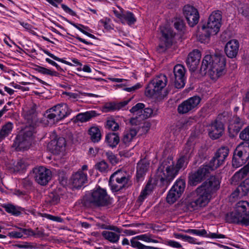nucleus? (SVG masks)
Listing matches in <instances>:
<instances>
[{"mask_svg": "<svg viewBox=\"0 0 249 249\" xmlns=\"http://www.w3.org/2000/svg\"><path fill=\"white\" fill-rule=\"evenodd\" d=\"M226 59L221 51L205 55L200 71L202 74L207 73L213 80H216L226 73Z\"/></svg>", "mask_w": 249, "mask_h": 249, "instance_id": "nucleus-1", "label": "nucleus"}, {"mask_svg": "<svg viewBox=\"0 0 249 249\" xmlns=\"http://www.w3.org/2000/svg\"><path fill=\"white\" fill-rule=\"evenodd\" d=\"M189 160H186L181 156L176 165L171 158L164 160L160 163L157 170V174L159 177L160 186L165 190L171 182L178 173L180 169L186 166Z\"/></svg>", "mask_w": 249, "mask_h": 249, "instance_id": "nucleus-2", "label": "nucleus"}, {"mask_svg": "<svg viewBox=\"0 0 249 249\" xmlns=\"http://www.w3.org/2000/svg\"><path fill=\"white\" fill-rule=\"evenodd\" d=\"M80 201L82 205L86 208L107 207L111 204V199L106 190L100 187L86 194Z\"/></svg>", "mask_w": 249, "mask_h": 249, "instance_id": "nucleus-3", "label": "nucleus"}, {"mask_svg": "<svg viewBox=\"0 0 249 249\" xmlns=\"http://www.w3.org/2000/svg\"><path fill=\"white\" fill-rule=\"evenodd\" d=\"M226 219L229 223L249 226V202L239 201L235 205L234 211L226 214Z\"/></svg>", "mask_w": 249, "mask_h": 249, "instance_id": "nucleus-4", "label": "nucleus"}, {"mask_svg": "<svg viewBox=\"0 0 249 249\" xmlns=\"http://www.w3.org/2000/svg\"><path fill=\"white\" fill-rule=\"evenodd\" d=\"M167 78L165 75L161 74L151 80L146 88L145 94L146 96L160 100L164 97L161 91L165 87Z\"/></svg>", "mask_w": 249, "mask_h": 249, "instance_id": "nucleus-5", "label": "nucleus"}, {"mask_svg": "<svg viewBox=\"0 0 249 249\" xmlns=\"http://www.w3.org/2000/svg\"><path fill=\"white\" fill-rule=\"evenodd\" d=\"M132 184L130 177L121 170H118L110 177L109 185L113 192L125 190Z\"/></svg>", "mask_w": 249, "mask_h": 249, "instance_id": "nucleus-6", "label": "nucleus"}, {"mask_svg": "<svg viewBox=\"0 0 249 249\" xmlns=\"http://www.w3.org/2000/svg\"><path fill=\"white\" fill-rule=\"evenodd\" d=\"M220 183L218 177L211 176L196 189L209 202L212 195L219 189Z\"/></svg>", "mask_w": 249, "mask_h": 249, "instance_id": "nucleus-7", "label": "nucleus"}, {"mask_svg": "<svg viewBox=\"0 0 249 249\" xmlns=\"http://www.w3.org/2000/svg\"><path fill=\"white\" fill-rule=\"evenodd\" d=\"M220 183L218 177L211 176L196 189L209 202L212 195L219 189Z\"/></svg>", "mask_w": 249, "mask_h": 249, "instance_id": "nucleus-8", "label": "nucleus"}, {"mask_svg": "<svg viewBox=\"0 0 249 249\" xmlns=\"http://www.w3.org/2000/svg\"><path fill=\"white\" fill-rule=\"evenodd\" d=\"M34 128L29 126L25 128L22 133L18 135L14 142L12 147L17 151H22L29 149L33 141Z\"/></svg>", "mask_w": 249, "mask_h": 249, "instance_id": "nucleus-9", "label": "nucleus"}, {"mask_svg": "<svg viewBox=\"0 0 249 249\" xmlns=\"http://www.w3.org/2000/svg\"><path fill=\"white\" fill-rule=\"evenodd\" d=\"M209 202L196 189L188 195L184 201L186 210L192 212L206 206Z\"/></svg>", "mask_w": 249, "mask_h": 249, "instance_id": "nucleus-10", "label": "nucleus"}, {"mask_svg": "<svg viewBox=\"0 0 249 249\" xmlns=\"http://www.w3.org/2000/svg\"><path fill=\"white\" fill-rule=\"evenodd\" d=\"M161 42L157 48V51L159 53L165 52L173 44V38L175 34L173 31L168 27H161Z\"/></svg>", "mask_w": 249, "mask_h": 249, "instance_id": "nucleus-11", "label": "nucleus"}, {"mask_svg": "<svg viewBox=\"0 0 249 249\" xmlns=\"http://www.w3.org/2000/svg\"><path fill=\"white\" fill-rule=\"evenodd\" d=\"M223 114L219 115L216 119L212 122L208 129L209 137L213 140H216L221 137L224 132L225 127L222 118L225 117Z\"/></svg>", "mask_w": 249, "mask_h": 249, "instance_id": "nucleus-12", "label": "nucleus"}, {"mask_svg": "<svg viewBox=\"0 0 249 249\" xmlns=\"http://www.w3.org/2000/svg\"><path fill=\"white\" fill-rule=\"evenodd\" d=\"M185 69L181 65H176L173 70V75H170V81L174 83L177 89H181L185 86Z\"/></svg>", "mask_w": 249, "mask_h": 249, "instance_id": "nucleus-13", "label": "nucleus"}, {"mask_svg": "<svg viewBox=\"0 0 249 249\" xmlns=\"http://www.w3.org/2000/svg\"><path fill=\"white\" fill-rule=\"evenodd\" d=\"M210 173L208 168L204 165L200 166L196 171L189 174L188 177V184L192 186H195L205 180Z\"/></svg>", "mask_w": 249, "mask_h": 249, "instance_id": "nucleus-14", "label": "nucleus"}, {"mask_svg": "<svg viewBox=\"0 0 249 249\" xmlns=\"http://www.w3.org/2000/svg\"><path fill=\"white\" fill-rule=\"evenodd\" d=\"M33 171L36 181L41 185H47L51 179L52 172L44 167L40 166L35 168Z\"/></svg>", "mask_w": 249, "mask_h": 249, "instance_id": "nucleus-15", "label": "nucleus"}, {"mask_svg": "<svg viewBox=\"0 0 249 249\" xmlns=\"http://www.w3.org/2000/svg\"><path fill=\"white\" fill-rule=\"evenodd\" d=\"M222 15L220 11H215L212 12L208 19L206 28L210 31L211 33L216 35L219 31L221 25Z\"/></svg>", "mask_w": 249, "mask_h": 249, "instance_id": "nucleus-16", "label": "nucleus"}, {"mask_svg": "<svg viewBox=\"0 0 249 249\" xmlns=\"http://www.w3.org/2000/svg\"><path fill=\"white\" fill-rule=\"evenodd\" d=\"M201 99L198 96H194L179 104L178 111L179 114L187 113L197 107Z\"/></svg>", "mask_w": 249, "mask_h": 249, "instance_id": "nucleus-17", "label": "nucleus"}, {"mask_svg": "<svg viewBox=\"0 0 249 249\" xmlns=\"http://www.w3.org/2000/svg\"><path fill=\"white\" fill-rule=\"evenodd\" d=\"M249 157V154L245 149H241L240 146H238L233 152L232 160V166L234 168H238L242 166L246 162Z\"/></svg>", "mask_w": 249, "mask_h": 249, "instance_id": "nucleus-18", "label": "nucleus"}, {"mask_svg": "<svg viewBox=\"0 0 249 249\" xmlns=\"http://www.w3.org/2000/svg\"><path fill=\"white\" fill-rule=\"evenodd\" d=\"M183 14L191 27H194L197 24L199 15L197 10L190 5H185L183 8Z\"/></svg>", "mask_w": 249, "mask_h": 249, "instance_id": "nucleus-19", "label": "nucleus"}, {"mask_svg": "<svg viewBox=\"0 0 249 249\" xmlns=\"http://www.w3.org/2000/svg\"><path fill=\"white\" fill-rule=\"evenodd\" d=\"M244 125L243 120L237 115H234L229 122V135L231 138L235 137Z\"/></svg>", "mask_w": 249, "mask_h": 249, "instance_id": "nucleus-20", "label": "nucleus"}, {"mask_svg": "<svg viewBox=\"0 0 249 249\" xmlns=\"http://www.w3.org/2000/svg\"><path fill=\"white\" fill-rule=\"evenodd\" d=\"M201 56L200 51L197 49L194 50L189 53L186 63L190 71H195L196 70Z\"/></svg>", "mask_w": 249, "mask_h": 249, "instance_id": "nucleus-21", "label": "nucleus"}, {"mask_svg": "<svg viewBox=\"0 0 249 249\" xmlns=\"http://www.w3.org/2000/svg\"><path fill=\"white\" fill-rule=\"evenodd\" d=\"M71 181L73 188L79 189L87 182V175L83 171H78L72 175Z\"/></svg>", "mask_w": 249, "mask_h": 249, "instance_id": "nucleus-22", "label": "nucleus"}, {"mask_svg": "<svg viewBox=\"0 0 249 249\" xmlns=\"http://www.w3.org/2000/svg\"><path fill=\"white\" fill-rule=\"evenodd\" d=\"M239 44L237 40L232 39L228 41L224 48L227 56L231 58H235L238 53Z\"/></svg>", "mask_w": 249, "mask_h": 249, "instance_id": "nucleus-23", "label": "nucleus"}, {"mask_svg": "<svg viewBox=\"0 0 249 249\" xmlns=\"http://www.w3.org/2000/svg\"><path fill=\"white\" fill-rule=\"evenodd\" d=\"M66 142L63 137H59L56 139H54L48 143V147L52 152L54 154H58L61 148L65 146Z\"/></svg>", "mask_w": 249, "mask_h": 249, "instance_id": "nucleus-24", "label": "nucleus"}, {"mask_svg": "<svg viewBox=\"0 0 249 249\" xmlns=\"http://www.w3.org/2000/svg\"><path fill=\"white\" fill-rule=\"evenodd\" d=\"M232 4L237 8L238 13L247 17L249 15V7L246 0H234Z\"/></svg>", "mask_w": 249, "mask_h": 249, "instance_id": "nucleus-25", "label": "nucleus"}, {"mask_svg": "<svg viewBox=\"0 0 249 249\" xmlns=\"http://www.w3.org/2000/svg\"><path fill=\"white\" fill-rule=\"evenodd\" d=\"M149 162L146 159L141 160L137 163V179H139L144 176L149 167Z\"/></svg>", "mask_w": 249, "mask_h": 249, "instance_id": "nucleus-26", "label": "nucleus"}, {"mask_svg": "<svg viewBox=\"0 0 249 249\" xmlns=\"http://www.w3.org/2000/svg\"><path fill=\"white\" fill-rule=\"evenodd\" d=\"M105 141L109 147H116L120 141L119 135L114 132L108 133L106 136Z\"/></svg>", "mask_w": 249, "mask_h": 249, "instance_id": "nucleus-27", "label": "nucleus"}, {"mask_svg": "<svg viewBox=\"0 0 249 249\" xmlns=\"http://www.w3.org/2000/svg\"><path fill=\"white\" fill-rule=\"evenodd\" d=\"M47 113H48V114H47V118L53 122H58L61 120L58 105L48 109Z\"/></svg>", "mask_w": 249, "mask_h": 249, "instance_id": "nucleus-28", "label": "nucleus"}, {"mask_svg": "<svg viewBox=\"0 0 249 249\" xmlns=\"http://www.w3.org/2000/svg\"><path fill=\"white\" fill-rule=\"evenodd\" d=\"M201 28L202 31L197 35V39L201 43H208L210 36L213 35V33H211L210 31L206 28L205 24H203Z\"/></svg>", "mask_w": 249, "mask_h": 249, "instance_id": "nucleus-29", "label": "nucleus"}, {"mask_svg": "<svg viewBox=\"0 0 249 249\" xmlns=\"http://www.w3.org/2000/svg\"><path fill=\"white\" fill-rule=\"evenodd\" d=\"M99 114L96 111L91 110L85 113H79L75 117V121L85 122L89 120L91 118L96 117Z\"/></svg>", "mask_w": 249, "mask_h": 249, "instance_id": "nucleus-30", "label": "nucleus"}, {"mask_svg": "<svg viewBox=\"0 0 249 249\" xmlns=\"http://www.w3.org/2000/svg\"><path fill=\"white\" fill-rule=\"evenodd\" d=\"M229 149L227 146H222L219 148L214 154V157L218 160V162L222 165L227 157Z\"/></svg>", "mask_w": 249, "mask_h": 249, "instance_id": "nucleus-31", "label": "nucleus"}, {"mask_svg": "<svg viewBox=\"0 0 249 249\" xmlns=\"http://www.w3.org/2000/svg\"><path fill=\"white\" fill-rule=\"evenodd\" d=\"M138 131L134 128H131L124 132L122 142L125 145H128L133 139L136 136Z\"/></svg>", "mask_w": 249, "mask_h": 249, "instance_id": "nucleus-32", "label": "nucleus"}, {"mask_svg": "<svg viewBox=\"0 0 249 249\" xmlns=\"http://www.w3.org/2000/svg\"><path fill=\"white\" fill-rule=\"evenodd\" d=\"M89 134L90 135V140L93 142H99L102 137L101 131L97 126L90 127L89 130Z\"/></svg>", "mask_w": 249, "mask_h": 249, "instance_id": "nucleus-33", "label": "nucleus"}, {"mask_svg": "<svg viewBox=\"0 0 249 249\" xmlns=\"http://www.w3.org/2000/svg\"><path fill=\"white\" fill-rule=\"evenodd\" d=\"M195 234L199 236H204L206 237H210L212 238H225L226 236L222 234H216L215 233H207V231L205 229L202 230H195Z\"/></svg>", "mask_w": 249, "mask_h": 249, "instance_id": "nucleus-34", "label": "nucleus"}, {"mask_svg": "<svg viewBox=\"0 0 249 249\" xmlns=\"http://www.w3.org/2000/svg\"><path fill=\"white\" fill-rule=\"evenodd\" d=\"M186 186L185 181L182 178H179L176 180L174 185L171 188L175 192L181 196L184 191Z\"/></svg>", "mask_w": 249, "mask_h": 249, "instance_id": "nucleus-35", "label": "nucleus"}, {"mask_svg": "<svg viewBox=\"0 0 249 249\" xmlns=\"http://www.w3.org/2000/svg\"><path fill=\"white\" fill-rule=\"evenodd\" d=\"M194 150V145L188 141L185 144L181 156L184 157L186 160H190L193 155Z\"/></svg>", "mask_w": 249, "mask_h": 249, "instance_id": "nucleus-36", "label": "nucleus"}, {"mask_svg": "<svg viewBox=\"0 0 249 249\" xmlns=\"http://www.w3.org/2000/svg\"><path fill=\"white\" fill-rule=\"evenodd\" d=\"M102 235L105 239L113 243L118 242L120 236L119 234L109 231H103L102 232Z\"/></svg>", "mask_w": 249, "mask_h": 249, "instance_id": "nucleus-37", "label": "nucleus"}, {"mask_svg": "<svg viewBox=\"0 0 249 249\" xmlns=\"http://www.w3.org/2000/svg\"><path fill=\"white\" fill-rule=\"evenodd\" d=\"M13 127V124L10 122L3 125L0 131V139L2 140L8 136L11 132Z\"/></svg>", "mask_w": 249, "mask_h": 249, "instance_id": "nucleus-38", "label": "nucleus"}, {"mask_svg": "<svg viewBox=\"0 0 249 249\" xmlns=\"http://www.w3.org/2000/svg\"><path fill=\"white\" fill-rule=\"evenodd\" d=\"M153 189V185L150 181H148L145 186L144 189L141 192L139 197V200L141 202H142L147 196L152 192Z\"/></svg>", "mask_w": 249, "mask_h": 249, "instance_id": "nucleus-39", "label": "nucleus"}, {"mask_svg": "<svg viewBox=\"0 0 249 249\" xmlns=\"http://www.w3.org/2000/svg\"><path fill=\"white\" fill-rule=\"evenodd\" d=\"M58 106L61 120L68 116L71 113V110L69 108L67 104L63 103L58 104Z\"/></svg>", "mask_w": 249, "mask_h": 249, "instance_id": "nucleus-40", "label": "nucleus"}, {"mask_svg": "<svg viewBox=\"0 0 249 249\" xmlns=\"http://www.w3.org/2000/svg\"><path fill=\"white\" fill-rule=\"evenodd\" d=\"M35 70L41 74L49 75L51 76H58L59 73L55 71H52L45 67L36 65L34 69Z\"/></svg>", "mask_w": 249, "mask_h": 249, "instance_id": "nucleus-41", "label": "nucleus"}, {"mask_svg": "<svg viewBox=\"0 0 249 249\" xmlns=\"http://www.w3.org/2000/svg\"><path fill=\"white\" fill-rule=\"evenodd\" d=\"M239 192H241V196H245L249 192V178H247L243 181L236 189Z\"/></svg>", "mask_w": 249, "mask_h": 249, "instance_id": "nucleus-42", "label": "nucleus"}, {"mask_svg": "<svg viewBox=\"0 0 249 249\" xmlns=\"http://www.w3.org/2000/svg\"><path fill=\"white\" fill-rule=\"evenodd\" d=\"M125 21L129 25H131L136 22V19L132 13L128 11L123 14L122 23L124 24Z\"/></svg>", "mask_w": 249, "mask_h": 249, "instance_id": "nucleus-43", "label": "nucleus"}, {"mask_svg": "<svg viewBox=\"0 0 249 249\" xmlns=\"http://www.w3.org/2000/svg\"><path fill=\"white\" fill-rule=\"evenodd\" d=\"M180 195L177 194V193L171 189L167 195L166 198V201L170 204H173L180 197Z\"/></svg>", "mask_w": 249, "mask_h": 249, "instance_id": "nucleus-44", "label": "nucleus"}, {"mask_svg": "<svg viewBox=\"0 0 249 249\" xmlns=\"http://www.w3.org/2000/svg\"><path fill=\"white\" fill-rule=\"evenodd\" d=\"M204 165L211 172L213 171L218 168L221 164L218 162V160L213 156L210 160L209 163Z\"/></svg>", "mask_w": 249, "mask_h": 249, "instance_id": "nucleus-45", "label": "nucleus"}, {"mask_svg": "<svg viewBox=\"0 0 249 249\" xmlns=\"http://www.w3.org/2000/svg\"><path fill=\"white\" fill-rule=\"evenodd\" d=\"M3 208L6 212L11 213L12 215L18 216L21 214V212L19 210L20 208L18 209L13 205L9 204L4 206Z\"/></svg>", "mask_w": 249, "mask_h": 249, "instance_id": "nucleus-46", "label": "nucleus"}, {"mask_svg": "<svg viewBox=\"0 0 249 249\" xmlns=\"http://www.w3.org/2000/svg\"><path fill=\"white\" fill-rule=\"evenodd\" d=\"M174 25L175 29L179 32H183L185 29V24L182 19H176Z\"/></svg>", "mask_w": 249, "mask_h": 249, "instance_id": "nucleus-47", "label": "nucleus"}, {"mask_svg": "<svg viewBox=\"0 0 249 249\" xmlns=\"http://www.w3.org/2000/svg\"><path fill=\"white\" fill-rule=\"evenodd\" d=\"M107 127L113 131L117 130L119 128V125L114 119L111 118L107 121Z\"/></svg>", "mask_w": 249, "mask_h": 249, "instance_id": "nucleus-48", "label": "nucleus"}, {"mask_svg": "<svg viewBox=\"0 0 249 249\" xmlns=\"http://www.w3.org/2000/svg\"><path fill=\"white\" fill-rule=\"evenodd\" d=\"M42 51H43V52L47 54L48 56L51 57L53 59H54V60H55L56 61H59V62H62L63 63H64V64H67V65H69V66H72V64L71 63H70V62H68V61H67L64 60L63 59L60 58L55 56L53 53H50L48 51L46 50H42Z\"/></svg>", "mask_w": 249, "mask_h": 249, "instance_id": "nucleus-49", "label": "nucleus"}, {"mask_svg": "<svg viewBox=\"0 0 249 249\" xmlns=\"http://www.w3.org/2000/svg\"><path fill=\"white\" fill-rule=\"evenodd\" d=\"M96 169H98L101 172H104L107 171L108 167V164L104 160L96 163L95 165Z\"/></svg>", "mask_w": 249, "mask_h": 249, "instance_id": "nucleus-50", "label": "nucleus"}, {"mask_svg": "<svg viewBox=\"0 0 249 249\" xmlns=\"http://www.w3.org/2000/svg\"><path fill=\"white\" fill-rule=\"evenodd\" d=\"M152 236L153 235L152 234H142L133 237L131 240H133L134 241H137L136 239H137L142 240L146 242H150L151 238Z\"/></svg>", "mask_w": 249, "mask_h": 249, "instance_id": "nucleus-51", "label": "nucleus"}, {"mask_svg": "<svg viewBox=\"0 0 249 249\" xmlns=\"http://www.w3.org/2000/svg\"><path fill=\"white\" fill-rule=\"evenodd\" d=\"M25 164L23 161L22 160H19L17 161L16 164H14L13 172H17L19 171L20 170H22L25 168Z\"/></svg>", "mask_w": 249, "mask_h": 249, "instance_id": "nucleus-52", "label": "nucleus"}, {"mask_svg": "<svg viewBox=\"0 0 249 249\" xmlns=\"http://www.w3.org/2000/svg\"><path fill=\"white\" fill-rule=\"evenodd\" d=\"M145 106L143 103H138L135 106L133 107L130 110V112L139 113H142V109Z\"/></svg>", "mask_w": 249, "mask_h": 249, "instance_id": "nucleus-53", "label": "nucleus"}, {"mask_svg": "<svg viewBox=\"0 0 249 249\" xmlns=\"http://www.w3.org/2000/svg\"><path fill=\"white\" fill-rule=\"evenodd\" d=\"M239 138L244 141H249V125L241 132Z\"/></svg>", "mask_w": 249, "mask_h": 249, "instance_id": "nucleus-54", "label": "nucleus"}, {"mask_svg": "<svg viewBox=\"0 0 249 249\" xmlns=\"http://www.w3.org/2000/svg\"><path fill=\"white\" fill-rule=\"evenodd\" d=\"M106 155L108 160H109V162L112 165H115L118 163V160H117V157L112 152H106Z\"/></svg>", "mask_w": 249, "mask_h": 249, "instance_id": "nucleus-55", "label": "nucleus"}, {"mask_svg": "<svg viewBox=\"0 0 249 249\" xmlns=\"http://www.w3.org/2000/svg\"><path fill=\"white\" fill-rule=\"evenodd\" d=\"M22 184L23 187L26 190H31L33 188V182L28 178H25L22 179Z\"/></svg>", "mask_w": 249, "mask_h": 249, "instance_id": "nucleus-56", "label": "nucleus"}, {"mask_svg": "<svg viewBox=\"0 0 249 249\" xmlns=\"http://www.w3.org/2000/svg\"><path fill=\"white\" fill-rule=\"evenodd\" d=\"M153 114V110L149 107H147L144 108L143 110V114H141L139 115L140 117H142V119H146L149 117H150L152 116V114Z\"/></svg>", "mask_w": 249, "mask_h": 249, "instance_id": "nucleus-57", "label": "nucleus"}, {"mask_svg": "<svg viewBox=\"0 0 249 249\" xmlns=\"http://www.w3.org/2000/svg\"><path fill=\"white\" fill-rule=\"evenodd\" d=\"M104 109L105 110V112L117 110L116 103H107L104 107Z\"/></svg>", "mask_w": 249, "mask_h": 249, "instance_id": "nucleus-58", "label": "nucleus"}, {"mask_svg": "<svg viewBox=\"0 0 249 249\" xmlns=\"http://www.w3.org/2000/svg\"><path fill=\"white\" fill-rule=\"evenodd\" d=\"M51 203L53 204L58 203L60 200V197L56 193H52L49 196Z\"/></svg>", "mask_w": 249, "mask_h": 249, "instance_id": "nucleus-59", "label": "nucleus"}, {"mask_svg": "<svg viewBox=\"0 0 249 249\" xmlns=\"http://www.w3.org/2000/svg\"><path fill=\"white\" fill-rule=\"evenodd\" d=\"M15 246L17 247L19 249H33L35 248V246L33 245L32 243L29 242H24L23 244H17Z\"/></svg>", "mask_w": 249, "mask_h": 249, "instance_id": "nucleus-60", "label": "nucleus"}, {"mask_svg": "<svg viewBox=\"0 0 249 249\" xmlns=\"http://www.w3.org/2000/svg\"><path fill=\"white\" fill-rule=\"evenodd\" d=\"M7 235L10 237L13 238H20L23 237V234L21 232H18L16 231L9 232Z\"/></svg>", "mask_w": 249, "mask_h": 249, "instance_id": "nucleus-61", "label": "nucleus"}, {"mask_svg": "<svg viewBox=\"0 0 249 249\" xmlns=\"http://www.w3.org/2000/svg\"><path fill=\"white\" fill-rule=\"evenodd\" d=\"M45 216L50 220L58 222H62L63 221V219L60 217L53 216L49 214H45Z\"/></svg>", "mask_w": 249, "mask_h": 249, "instance_id": "nucleus-62", "label": "nucleus"}, {"mask_svg": "<svg viewBox=\"0 0 249 249\" xmlns=\"http://www.w3.org/2000/svg\"><path fill=\"white\" fill-rule=\"evenodd\" d=\"M17 228L21 231L22 233H24V234L27 235L28 236L34 235V231L31 229H26L19 227Z\"/></svg>", "mask_w": 249, "mask_h": 249, "instance_id": "nucleus-63", "label": "nucleus"}, {"mask_svg": "<svg viewBox=\"0 0 249 249\" xmlns=\"http://www.w3.org/2000/svg\"><path fill=\"white\" fill-rule=\"evenodd\" d=\"M61 7L66 13H69L70 15L73 16H76V13L75 12H74L73 10H72L71 8L68 7L65 4H62Z\"/></svg>", "mask_w": 249, "mask_h": 249, "instance_id": "nucleus-64", "label": "nucleus"}]
</instances>
